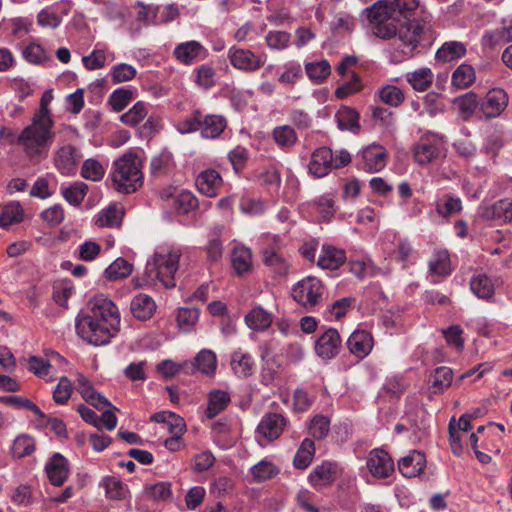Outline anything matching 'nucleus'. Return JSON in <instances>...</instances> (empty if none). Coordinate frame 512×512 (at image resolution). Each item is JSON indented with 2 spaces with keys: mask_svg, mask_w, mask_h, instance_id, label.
<instances>
[{
  "mask_svg": "<svg viewBox=\"0 0 512 512\" xmlns=\"http://www.w3.org/2000/svg\"><path fill=\"white\" fill-rule=\"evenodd\" d=\"M265 39L269 48L283 50L288 47L290 34L284 31H270Z\"/></svg>",
  "mask_w": 512,
  "mask_h": 512,
  "instance_id": "62",
  "label": "nucleus"
},
{
  "mask_svg": "<svg viewBox=\"0 0 512 512\" xmlns=\"http://www.w3.org/2000/svg\"><path fill=\"white\" fill-rule=\"evenodd\" d=\"M418 6V0H378L365 10L373 35L383 40L397 36L402 52L412 54L423 32V26L414 19Z\"/></svg>",
  "mask_w": 512,
  "mask_h": 512,
  "instance_id": "1",
  "label": "nucleus"
},
{
  "mask_svg": "<svg viewBox=\"0 0 512 512\" xmlns=\"http://www.w3.org/2000/svg\"><path fill=\"white\" fill-rule=\"evenodd\" d=\"M48 138L49 130H22L18 141L32 155L47 142Z\"/></svg>",
  "mask_w": 512,
  "mask_h": 512,
  "instance_id": "24",
  "label": "nucleus"
},
{
  "mask_svg": "<svg viewBox=\"0 0 512 512\" xmlns=\"http://www.w3.org/2000/svg\"><path fill=\"white\" fill-rule=\"evenodd\" d=\"M507 104V93L503 89H492L482 100L480 110L486 119H492L498 117Z\"/></svg>",
  "mask_w": 512,
  "mask_h": 512,
  "instance_id": "8",
  "label": "nucleus"
},
{
  "mask_svg": "<svg viewBox=\"0 0 512 512\" xmlns=\"http://www.w3.org/2000/svg\"><path fill=\"white\" fill-rule=\"evenodd\" d=\"M123 217L121 208L116 205L103 209L96 218V225L99 227H117Z\"/></svg>",
  "mask_w": 512,
  "mask_h": 512,
  "instance_id": "44",
  "label": "nucleus"
},
{
  "mask_svg": "<svg viewBox=\"0 0 512 512\" xmlns=\"http://www.w3.org/2000/svg\"><path fill=\"white\" fill-rule=\"evenodd\" d=\"M309 172L315 177L326 176L333 168V153L329 148L321 147L316 149L311 156Z\"/></svg>",
  "mask_w": 512,
  "mask_h": 512,
  "instance_id": "15",
  "label": "nucleus"
},
{
  "mask_svg": "<svg viewBox=\"0 0 512 512\" xmlns=\"http://www.w3.org/2000/svg\"><path fill=\"white\" fill-rule=\"evenodd\" d=\"M88 185L82 181H76L66 187V202L74 207H79L88 192Z\"/></svg>",
  "mask_w": 512,
  "mask_h": 512,
  "instance_id": "52",
  "label": "nucleus"
},
{
  "mask_svg": "<svg viewBox=\"0 0 512 512\" xmlns=\"http://www.w3.org/2000/svg\"><path fill=\"white\" fill-rule=\"evenodd\" d=\"M338 120V128H360L359 114L351 108L345 107L340 109L336 114Z\"/></svg>",
  "mask_w": 512,
  "mask_h": 512,
  "instance_id": "58",
  "label": "nucleus"
},
{
  "mask_svg": "<svg viewBox=\"0 0 512 512\" xmlns=\"http://www.w3.org/2000/svg\"><path fill=\"white\" fill-rule=\"evenodd\" d=\"M64 15V4L48 6L42 9L37 15V22L43 28L55 29L61 22Z\"/></svg>",
  "mask_w": 512,
  "mask_h": 512,
  "instance_id": "27",
  "label": "nucleus"
},
{
  "mask_svg": "<svg viewBox=\"0 0 512 512\" xmlns=\"http://www.w3.org/2000/svg\"><path fill=\"white\" fill-rule=\"evenodd\" d=\"M231 367L238 376L248 377L253 373L254 360L248 353L235 351L231 356Z\"/></svg>",
  "mask_w": 512,
  "mask_h": 512,
  "instance_id": "33",
  "label": "nucleus"
},
{
  "mask_svg": "<svg viewBox=\"0 0 512 512\" xmlns=\"http://www.w3.org/2000/svg\"><path fill=\"white\" fill-rule=\"evenodd\" d=\"M479 215L485 220H497L504 223L512 221V201L502 199L492 204H483L479 208Z\"/></svg>",
  "mask_w": 512,
  "mask_h": 512,
  "instance_id": "13",
  "label": "nucleus"
},
{
  "mask_svg": "<svg viewBox=\"0 0 512 512\" xmlns=\"http://www.w3.org/2000/svg\"><path fill=\"white\" fill-rule=\"evenodd\" d=\"M208 399V407L205 413L209 419L214 418L223 411L231 401L230 395L222 390L211 391Z\"/></svg>",
  "mask_w": 512,
  "mask_h": 512,
  "instance_id": "35",
  "label": "nucleus"
},
{
  "mask_svg": "<svg viewBox=\"0 0 512 512\" xmlns=\"http://www.w3.org/2000/svg\"><path fill=\"white\" fill-rule=\"evenodd\" d=\"M499 283L498 278L492 279L484 273H479L470 280V288L478 298L488 300L493 297L495 288Z\"/></svg>",
  "mask_w": 512,
  "mask_h": 512,
  "instance_id": "20",
  "label": "nucleus"
},
{
  "mask_svg": "<svg viewBox=\"0 0 512 512\" xmlns=\"http://www.w3.org/2000/svg\"><path fill=\"white\" fill-rule=\"evenodd\" d=\"M130 310L136 319L147 320L156 311V303L149 295L140 293L131 300Z\"/></svg>",
  "mask_w": 512,
  "mask_h": 512,
  "instance_id": "22",
  "label": "nucleus"
},
{
  "mask_svg": "<svg viewBox=\"0 0 512 512\" xmlns=\"http://www.w3.org/2000/svg\"><path fill=\"white\" fill-rule=\"evenodd\" d=\"M314 454H315L314 442L308 438L304 439L294 457V460H293L294 466L297 469H306L310 465Z\"/></svg>",
  "mask_w": 512,
  "mask_h": 512,
  "instance_id": "43",
  "label": "nucleus"
},
{
  "mask_svg": "<svg viewBox=\"0 0 512 512\" xmlns=\"http://www.w3.org/2000/svg\"><path fill=\"white\" fill-rule=\"evenodd\" d=\"M346 260L345 252L330 245H324L318 258V266L323 269H338Z\"/></svg>",
  "mask_w": 512,
  "mask_h": 512,
  "instance_id": "23",
  "label": "nucleus"
},
{
  "mask_svg": "<svg viewBox=\"0 0 512 512\" xmlns=\"http://www.w3.org/2000/svg\"><path fill=\"white\" fill-rule=\"evenodd\" d=\"M341 338L336 329L329 328L316 341V354L322 359L334 358L340 350Z\"/></svg>",
  "mask_w": 512,
  "mask_h": 512,
  "instance_id": "11",
  "label": "nucleus"
},
{
  "mask_svg": "<svg viewBox=\"0 0 512 512\" xmlns=\"http://www.w3.org/2000/svg\"><path fill=\"white\" fill-rule=\"evenodd\" d=\"M111 186L119 193L130 194L143 185L142 162L134 153L116 159L110 171Z\"/></svg>",
  "mask_w": 512,
  "mask_h": 512,
  "instance_id": "4",
  "label": "nucleus"
},
{
  "mask_svg": "<svg viewBox=\"0 0 512 512\" xmlns=\"http://www.w3.org/2000/svg\"><path fill=\"white\" fill-rule=\"evenodd\" d=\"M45 473L53 486L61 487L64 484V456L54 453L45 464Z\"/></svg>",
  "mask_w": 512,
  "mask_h": 512,
  "instance_id": "26",
  "label": "nucleus"
},
{
  "mask_svg": "<svg viewBox=\"0 0 512 512\" xmlns=\"http://www.w3.org/2000/svg\"><path fill=\"white\" fill-rule=\"evenodd\" d=\"M132 272V265L123 258H117L105 270L109 281H116L128 277Z\"/></svg>",
  "mask_w": 512,
  "mask_h": 512,
  "instance_id": "46",
  "label": "nucleus"
},
{
  "mask_svg": "<svg viewBox=\"0 0 512 512\" xmlns=\"http://www.w3.org/2000/svg\"><path fill=\"white\" fill-rule=\"evenodd\" d=\"M329 428V419L325 416L318 415L311 420L309 431L313 438L323 439L328 434Z\"/></svg>",
  "mask_w": 512,
  "mask_h": 512,
  "instance_id": "61",
  "label": "nucleus"
},
{
  "mask_svg": "<svg viewBox=\"0 0 512 512\" xmlns=\"http://www.w3.org/2000/svg\"><path fill=\"white\" fill-rule=\"evenodd\" d=\"M286 426V419L281 414H266L258 424V432L268 440L277 439Z\"/></svg>",
  "mask_w": 512,
  "mask_h": 512,
  "instance_id": "17",
  "label": "nucleus"
},
{
  "mask_svg": "<svg viewBox=\"0 0 512 512\" xmlns=\"http://www.w3.org/2000/svg\"><path fill=\"white\" fill-rule=\"evenodd\" d=\"M245 322L249 328L263 331L272 323V315L262 307L257 306L251 309V311L245 316Z\"/></svg>",
  "mask_w": 512,
  "mask_h": 512,
  "instance_id": "34",
  "label": "nucleus"
},
{
  "mask_svg": "<svg viewBox=\"0 0 512 512\" xmlns=\"http://www.w3.org/2000/svg\"><path fill=\"white\" fill-rule=\"evenodd\" d=\"M199 318V310L195 307H181L177 313V323L182 331H190Z\"/></svg>",
  "mask_w": 512,
  "mask_h": 512,
  "instance_id": "49",
  "label": "nucleus"
},
{
  "mask_svg": "<svg viewBox=\"0 0 512 512\" xmlns=\"http://www.w3.org/2000/svg\"><path fill=\"white\" fill-rule=\"evenodd\" d=\"M426 466L425 455L417 450L410 452L398 461V469L405 477L411 478L423 472Z\"/></svg>",
  "mask_w": 512,
  "mask_h": 512,
  "instance_id": "18",
  "label": "nucleus"
},
{
  "mask_svg": "<svg viewBox=\"0 0 512 512\" xmlns=\"http://www.w3.org/2000/svg\"><path fill=\"white\" fill-rule=\"evenodd\" d=\"M476 80V72L472 65L462 63L452 73L451 83L458 89L469 88Z\"/></svg>",
  "mask_w": 512,
  "mask_h": 512,
  "instance_id": "29",
  "label": "nucleus"
},
{
  "mask_svg": "<svg viewBox=\"0 0 512 512\" xmlns=\"http://www.w3.org/2000/svg\"><path fill=\"white\" fill-rule=\"evenodd\" d=\"M147 113L146 104L138 101L120 119L125 125L136 126L147 116Z\"/></svg>",
  "mask_w": 512,
  "mask_h": 512,
  "instance_id": "53",
  "label": "nucleus"
},
{
  "mask_svg": "<svg viewBox=\"0 0 512 512\" xmlns=\"http://www.w3.org/2000/svg\"><path fill=\"white\" fill-rule=\"evenodd\" d=\"M195 368L205 375H213L217 368L216 354L209 349H202L194 358Z\"/></svg>",
  "mask_w": 512,
  "mask_h": 512,
  "instance_id": "38",
  "label": "nucleus"
},
{
  "mask_svg": "<svg viewBox=\"0 0 512 512\" xmlns=\"http://www.w3.org/2000/svg\"><path fill=\"white\" fill-rule=\"evenodd\" d=\"M35 440L29 435H20L16 437L12 446L13 456L23 458L35 451Z\"/></svg>",
  "mask_w": 512,
  "mask_h": 512,
  "instance_id": "51",
  "label": "nucleus"
},
{
  "mask_svg": "<svg viewBox=\"0 0 512 512\" xmlns=\"http://www.w3.org/2000/svg\"><path fill=\"white\" fill-rule=\"evenodd\" d=\"M24 210L19 202L13 201L3 207L0 214V227L7 228L11 224L19 223L23 220Z\"/></svg>",
  "mask_w": 512,
  "mask_h": 512,
  "instance_id": "41",
  "label": "nucleus"
},
{
  "mask_svg": "<svg viewBox=\"0 0 512 512\" xmlns=\"http://www.w3.org/2000/svg\"><path fill=\"white\" fill-rule=\"evenodd\" d=\"M231 65L244 72H254L260 69L265 61V55H257L250 50L232 46L228 51Z\"/></svg>",
  "mask_w": 512,
  "mask_h": 512,
  "instance_id": "7",
  "label": "nucleus"
},
{
  "mask_svg": "<svg viewBox=\"0 0 512 512\" xmlns=\"http://www.w3.org/2000/svg\"><path fill=\"white\" fill-rule=\"evenodd\" d=\"M467 49L463 42L447 41L438 48L435 58L439 62L449 63L461 59L466 55Z\"/></svg>",
  "mask_w": 512,
  "mask_h": 512,
  "instance_id": "25",
  "label": "nucleus"
},
{
  "mask_svg": "<svg viewBox=\"0 0 512 512\" xmlns=\"http://www.w3.org/2000/svg\"><path fill=\"white\" fill-rule=\"evenodd\" d=\"M106 496L110 499L120 500L125 498L127 487L121 481L115 478H109L105 481Z\"/></svg>",
  "mask_w": 512,
  "mask_h": 512,
  "instance_id": "64",
  "label": "nucleus"
},
{
  "mask_svg": "<svg viewBox=\"0 0 512 512\" xmlns=\"http://www.w3.org/2000/svg\"><path fill=\"white\" fill-rule=\"evenodd\" d=\"M433 72L430 68L424 67L418 70L408 72L405 75L407 82L416 91L423 92L427 90L433 82Z\"/></svg>",
  "mask_w": 512,
  "mask_h": 512,
  "instance_id": "32",
  "label": "nucleus"
},
{
  "mask_svg": "<svg viewBox=\"0 0 512 512\" xmlns=\"http://www.w3.org/2000/svg\"><path fill=\"white\" fill-rule=\"evenodd\" d=\"M231 263L235 273L242 276L248 273L252 267V256L248 248L235 247L231 255Z\"/></svg>",
  "mask_w": 512,
  "mask_h": 512,
  "instance_id": "30",
  "label": "nucleus"
},
{
  "mask_svg": "<svg viewBox=\"0 0 512 512\" xmlns=\"http://www.w3.org/2000/svg\"><path fill=\"white\" fill-rule=\"evenodd\" d=\"M361 89V79L357 74L354 73L349 81L345 82L336 89L335 95L339 99H344L349 95L359 92Z\"/></svg>",
  "mask_w": 512,
  "mask_h": 512,
  "instance_id": "63",
  "label": "nucleus"
},
{
  "mask_svg": "<svg viewBox=\"0 0 512 512\" xmlns=\"http://www.w3.org/2000/svg\"><path fill=\"white\" fill-rule=\"evenodd\" d=\"M186 128H196V126H203V128H226L227 120L221 115H206L205 117L199 111H195L185 121Z\"/></svg>",
  "mask_w": 512,
  "mask_h": 512,
  "instance_id": "28",
  "label": "nucleus"
},
{
  "mask_svg": "<svg viewBox=\"0 0 512 512\" xmlns=\"http://www.w3.org/2000/svg\"><path fill=\"white\" fill-rule=\"evenodd\" d=\"M308 78L314 82H323L331 73V66L328 61L310 62L305 65Z\"/></svg>",
  "mask_w": 512,
  "mask_h": 512,
  "instance_id": "47",
  "label": "nucleus"
},
{
  "mask_svg": "<svg viewBox=\"0 0 512 512\" xmlns=\"http://www.w3.org/2000/svg\"><path fill=\"white\" fill-rule=\"evenodd\" d=\"M374 126L389 128L395 124V114L390 109L380 106L370 107Z\"/></svg>",
  "mask_w": 512,
  "mask_h": 512,
  "instance_id": "54",
  "label": "nucleus"
},
{
  "mask_svg": "<svg viewBox=\"0 0 512 512\" xmlns=\"http://www.w3.org/2000/svg\"><path fill=\"white\" fill-rule=\"evenodd\" d=\"M27 363V369L39 377L48 375L53 367V359L44 360L37 356L29 357Z\"/></svg>",
  "mask_w": 512,
  "mask_h": 512,
  "instance_id": "59",
  "label": "nucleus"
},
{
  "mask_svg": "<svg viewBox=\"0 0 512 512\" xmlns=\"http://www.w3.org/2000/svg\"><path fill=\"white\" fill-rule=\"evenodd\" d=\"M79 382V391L82 395V397L94 406L98 410H102L105 407L111 406V403L102 395L96 393L92 386L89 384L88 380L81 376L78 379Z\"/></svg>",
  "mask_w": 512,
  "mask_h": 512,
  "instance_id": "31",
  "label": "nucleus"
},
{
  "mask_svg": "<svg viewBox=\"0 0 512 512\" xmlns=\"http://www.w3.org/2000/svg\"><path fill=\"white\" fill-rule=\"evenodd\" d=\"M279 472V468L267 460H262L251 468V475L256 483L267 481L278 475Z\"/></svg>",
  "mask_w": 512,
  "mask_h": 512,
  "instance_id": "45",
  "label": "nucleus"
},
{
  "mask_svg": "<svg viewBox=\"0 0 512 512\" xmlns=\"http://www.w3.org/2000/svg\"><path fill=\"white\" fill-rule=\"evenodd\" d=\"M133 98L131 90L126 88H118L114 90L109 97V104L113 110L120 112L130 103Z\"/></svg>",
  "mask_w": 512,
  "mask_h": 512,
  "instance_id": "57",
  "label": "nucleus"
},
{
  "mask_svg": "<svg viewBox=\"0 0 512 512\" xmlns=\"http://www.w3.org/2000/svg\"><path fill=\"white\" fill-rule=\"evenodd\" d=\"M120 329V312L115 303L104 294L89 299L85 310L75 319L77 335L92 345H105Z\"/></svg>",
  "mask_w": 512,
  "mask_h": 512,
  "instance_id": "2",
  "label": "nucleus"
},
{
  "mask_svg": "<svg viewBox=\"0 0 512 512\" xmlns=\"http://www.w3.org/2000/svg\"><path fill=\"white\" fill-rule=\"evenodd\" d=\"M435 208L439 216L448 218L462 210V201L458 197L446 194L436 201Z\"/></svg>",
  "mask_w": 512,
  "mask_h": 512,
  "instance_id": "36",
  "label": "nucleus"
},
{
  "mask_svg": "<svg viewBox=\"0 0 512 512\" xmlns=\"http://www.w3.org/2000/svg\"><path fill=\"white\" fill-rule=\"evenodd\" d=\"M197 205V198L189 191H182L174 198V208L179 214H187Z\"/></svg>",
  "mask_w": 512,
  "mask_h": 512,
  "instance_id": "56",
  "label": "nucleus"
},
{
  "mask_svg": "<svg viewBox=\"0 0 512 512\" xmlns=\"http://www.w3.org/2000/svg\"><path fill=\"white\" fill-rule=\"evenodd\" d=\"M181 255L179 247L168 244L158 246L151 260L147 262L143 274L135 279V286L155 287L157 283H161L165 288L174 287Z\"/></svg>",
  "mask_w": 512,
  "mask_h": 512,
  "instance_id": "3",
  "label": "nucleus"
},
{
  "mask_svg": "<svg viewBox=\"0 0 512 512\" xmlns=\"http://www.w3.org/2000/svg\"><path fill=\"white\" fill-rule=\"evenodd\" d=\"M379 100L391 107L400 106L405 100L404 92L394 85H385L377 92Z\"/></svg>",
  "mask_w": 512,
  "mask_h": 512,
  "instance_id": "42",
  "label": "nucleus"
},
{
  "mask_svg": "<svg viewBox=\"0 0 512 512\" xmlns=\"http://www.w3.org/2000/svg\"><path fill=\"white\" fill-rule=\"evenodd\" d=\"M387 150L378 144H371L362 151V168L369 173H376L384 169L387 164Z\"/></svg>",
  "mask_w": 512,
  "mask_h": 512,
  "instance_id": "9",
  "label": "nucleus"
},
{
  "mask_svg": "<svg viewBox=\"0 0 512 512\" xmlns=\"http://www.w3.org/2000/svg\"><path fill=\"white\" fill-rule=\"evenodd\" d=\"M136 73V68L127 63L117 64L110 71L111 80L114 84L130 81L136 76Z\"/></svg>",
  "mask_w": 512,
  "mask_h": 512,
  "instance_id": "55",
  "label": "nucleus"
},
{
  "mask_svg": "<svg viewBox=\"0 0 512 512\" xmlns=\"http://www.w3.org/2000/svg\"><path fill=\"white\" fill-rule=\"evenodd\" d=\"M24 58L32 64H41L48 59L44 48L37 43H30L23 50Z\"/></svg>",
  "mask_w": 512,
  "mask_h": 512,
  "instance_id": "60",
  "label": "nucleus"
},
{
  "mask_svg": "<svg viewBox=\"0 0 512 512\" xmlns=\"http://www.w3.org/2000/svg\"><path fill=\"white\" fill-rule=\"evenodd\" d=\"M337 475V465L325 461L313 469L308 477V481L315 489H321L322 487L332 484L336 480Z\"/></svg>",
  "mask_w": 512,
  "mask_h": 512,
  "instance_id": "14",
  "label": "nucleus"
},
{
  "mask_svg": "<svg viewBox=\"0 0 512 512\" xmlns=\"http://www.w3.org/2000/svg\"><path fill=\"white\" fill-rule=\"evenodd\" d=\"M367 467L370 473L378 478H386L394 470L391 457L381 449H374L369 453Z\"/></svg>",
  "mask_w": 512,
  "mask_h": 512,
  "instance_id": "12",
  "label": "nucleus"
},
{
  "mask_svg": "<svg viewBox=\"0 0 512 512\" xmlns=\"http://www.w3.org/2000/svg\"><path fill=\"white\" fill-rule=\"evenodd\" d=\"M173 53L177 60L186 65L201 60L206 56L205 48L194 40L178 44Z\"/></svg>",
  "mask_w": 512,
  "mask_h": 512,
  "instance_id": "19",
  "label": "nucleus"
},
{
  "mask_svg": "<svg viewBox=\"0 0 512 512\" xmlns=\"http://www.w3.org/2000/svg\"><path fill=\"white\" fill-rule=\"evenodd\" d=\"M453 379V372L448 367H438L431 376L432 392L435 394L444 392L450 387Z\"/></svg>",
  "mask_w": 512,
  "mask_h": 512,
  "instance_id": "40",
  "label": "nucleus"
},
{
  "mask_svg": "<svg viewBox=\"0 0 512 512\" xmlns=\"http://www.w3.org/2000/svg\"><path fill=\"white\" fill-rule=\"evenodd\" d=\"M195 185L202 195L216 197L223 185V179L218 171L209 168L197 175Z\"/></svg>",
  "mask_w": 512,
  "mask_h": 512,
  "instance_id": "10",
  "label": "nucleus"
},
{
  "mask_svg": "<svg viewBox=\"0 0 512 512\" xmlns=\"http://www.w3.org/2000/svg\"><path fill=\"white\" fill-rule=\"evenodd\" d=\"M105 175L104 166L96 159H86L81 167V176L90 181H100Z\"/></svg>",
  "mask_w": 512,
  "mask_h": 512,
  "instance_id": "48",
  "label": "nucleus"
},
{
  "mask_svg": "<svg viewBox=\"0 0 512 512\" xmlns=\"http://www.w3.org/2000/svg\"><path fill=\"white\" fill-rule=\"evenodd\" d=\"M323 286L315 277H307L292 288L291 295L295 301L304 307H314L321 300Z\"/></svg>",
  "mask_w": 512,
  "mask_h": 512,
  "instance_id": "6",
  "label": "nucleus"
},
{
  "mask_svg": "<svg viewBox=\"0 0 512 512\" xmlns=\"http://www.w3.org/2000/svg\"><path fill=\"white\" fill-rule=\"evenodd\" d=\"M173 166L172 154L168 151H162L154 156L150 163V169L153 175L161 176L170 171Z\"/></svg>",
  "mask_w": 512,
  "mask_h": 512,
  "instance_id": "50",
  "label": "nucleus"
},
{
  "mask_svg": "<svg viewBox=\"0 0 512 512\" xmlns=\"http://www.w3.org/2000/svg\"><path fill=\"white\" fill-rule=\"evenodd\" d=\"M347 346L351 354L363 359L372 351L373 337L365 330H356L349 336Z\"/></svg>",
  "mask_w": 512,
  "mask_h": 512,
  "instance_id": "16",
  "label": "nucleus"
},
{
  "mask_svg": "<svg viewBox=\"0 0 512 512\" xmlns=\"http://www.w3.org/2000/svg\"><path fill=\"white\" fill-rule=\"evenodd\" d=\"M115 55L109 51L106 45L97 43L92 52L82 58L83 65L88 70L103 68L107 61H113Z\"/></svg>",
  "mask_w": 512,
  "mask_h": 512,
  "instance_id": "21",
  "label": "nucleus"
},
{
  "mask_svg": "<svg viewBox=\"0 0 512 512\" xmlns=\"http://www.w3.org/2000/svg\"><path fill=\"white\" fill-rule=\"evenodd\" d=\"M512 42V25L486 32L482 38L484 47L494 48Z\"/></svg>",
  "mask_w": 512,
  "mask_h": 512,
  "instance_id": "37",
  "label": "nucleus"
},
{
  "mask_svg": "<svg viewBox=\"0 0 512 512\" xmlns=\"http://www.w3.org/2000/svg\"><path fill=\"white\" fill-rule=\"evenodd\" d=\"M429 271L439 277H445L451 273L450 256L446 250L433 254L429 261Z\"/></svg>",
  "mask_w": 512,
  "mask_h": 512,
  "instance_id": "39",
  "label": "nucleus"
},
{
  "mask_svg": "<svg viewBox=\"0 0 512 512\" xmlns=\"http://www.w3.org/2000/svg\"><path fill=\"white\" fill-rule=\"evenodd\" d=\"M444 151V141L436 133H427L413 148L414 160L419 165H427L440 157Z\"/></svg>",
  "mask_w": 512,
  "mask_h": 512,
  "instance_id": "5",
  "label": "nucleus"
}]
</instances>
